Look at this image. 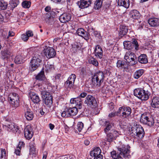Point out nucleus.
<instances>
[{
    "label": "nucleus",
    "instance_id": "obj_63",
    "mask_svg": "<svg viewBox=\"0 0 159 159\" xmlns=\"http://www.w3.org/2000/svg\"><path fill=\"white\" fill-rule=\"evenodd\" d=\"M3 16L0 14V24H1L4 22Z\"/></svg>",
    "mask_w": 159,
    "mask_h": 159
},
{
    "label": "nucleus",
    "instance_id": "obj_32",
    "mask_svg": "<svg viewBox=\"0 0 159 159\" xmlns=\"http://www.w3.org/2000/svg\"><path fill=\"white\" fill-rule=\"evenodd\" d=\"M131 42V45L132 47V49L136 51H137L139 49V45L136 39H133Z\"/></svg>",
    "mask_w": 159,
    "mask_h": 159
},
{
    "label": "nucleus",
    "instance_id": "obj_37",
    "mask_svg": "<svg viewBox=\"0 0 159 159\" xmlns=\"http://www.w3.org/2000/svg\"><path fill=\"white\" fill-rule=\"evenodd\" d=\"M143 70H139L136 71L134 75V78L136 79L139 78L143 74Z\"/></svg>",
    "mask_w": 159,
    "mask_h": 159
},
{
    "label": "nucleus",
    "instance_id": "obj_17",
    "mask_svg": "<svg viewBox=\"0 0 159 159\" xmlns=\"http://www.w3.org/2000/svg\"><path fill=\"white\" fill-rule=\"evenodd\" d=\"M76 33L78 35L81 36L86 41H88L89 39V34L82 28L78 29L76 31Z\"/></svg>",
    "mask_w": 159,
    "mask_h": 159
},
{
    "label": "nucleus",
    "instance_id": "obj_56",
    "mask_svg": "<svg viewBox=\"0 0 159 159\" xmlns=\"http://www.w3.org/2000/svg\"><path fill=\"white\" fill-rule=\"evenodd\" d=\"M25 34H26L27 36L29 38V37H32L33 35V32L31 30H28L26 31Z\"/></svg>",
    "mask_w": 159,
    "mask_h": 159
},
{
    "label": "nucleus",
    "instance_id": "obj_27",
    "mask_svg": "<svg viewBox=\"0 0 159 159\" xmlns=\"http://www.w3.org/2000/svg\"><path fill=\"white\" fill-rule=\"evenodd\" d=\"M152 107L154 108H159V98L157 97L153 98L151 102Z\"/></svg>",
    "mask_w": 159,
    "mask_h": 159
},
{
    "label": "nucleus",
    "instance_id": "obj_15",
    "mask_svg": "<svg viewBox=\"0 0 159 159\" xmlns=\"http://www.w3.org/2000/svg\"><path fill=\"white\" fill-rule=\"evenodd\" d=\"M91 3V0H80L76 3L79 7L82 9L87 8Z\"/></svg>",
    "mask_w": 159,
    "mask_h": 159
},
{
    "label": "nucleus",
    "instance_id": "obj_34",
    "mask_svg": "<svg viewBox=\"0 0 159 159\" xmlns=\"http://www.w3.org/2000/svg\"><path fill=\"white\" fill-rule=\"evenodd\" d=\"M19 2L18 0H11L10 1L9 4L10 7L12 10H13L14 8L16 7L17 5L18 4Z\"/></svg>",
    "mask_w": 159,
    "mask_h": 159
},
{
    "label": "nucleus",
    "instance_id": "obj_58",
    "mask_svg": "<svg viewBox=\"0 0 159 159\" xmlns=\"http://www.w3.org/2000/svg\"><path fill=\"white\" fill-rule=\"evenodd\" d=\"M15 35V33L12 31H10L8 32V34L7 36V39H8L9 37L13 36Z\"/></svg>",
    "mask_w": 159,
    "mask_h": 159
},
{
    "label": "nucleus",
    "instance_id": "obj_2",
    "mask_svg": "<svg viewBox=\"0 0 159 159\" xmlns=\"http://www.w3.org/2000/svg\"><path fill=\"white\" fill-rule=\"evenodd\" d=\"M131 133L135 138L142 139L144 136L145 132L141 125L134 124L131 128Z\"/></svg>",
    "mask_w": 159,
    "mask_h": 159
},
{
    "label": "nucleus",
    "instance_id": "obj_22",
    "mask_svg": "<svg viewBox=\"0 0 159 159\" xmlns=\"http://www.w3.org/2000/svg\"><path fill=\"white\" fill-rule=\"evenodd\" d=\"M93 76L98 79V81H99L100 82L103 83L104 79V74L101 71L95 73Z\"/></svg>",
    "mask_w": 159,
    "mask_h": 159
},
{
    "label": "nucleus",
    "instance_id": "obj_25",
    "mask_svg": "<svg viewBox=\"0 0 159 159\" xmlns=\"http://www.w3.org/2000/svg\"><path fill=\"white\" fill-rule=\"evenodd\" d=\"M118 5L120 6H122L126 8L129 7L130 5L129 0H118Z\"/></svg>",
    "mask_w": 159,
    "mask_h": 159
},
{
    "label": "nucleus",
    "instance_id": "obj_21",
    "mask_svg": "<svg viewBox=\"0 0 159 159\" xmlns=\"http://www.w3.org/2000/svg\"><path fill=\"white\" fill-rule=\"evenodd\" d=\"M129 15L130 17L134 19H137L138 22L140 23V20H138L140 17V14L138 11L136 10H131L129 12Z\"/></svg>",
    "mask_w": 159,
    "mask_h": 159
},
{
    "label": "nucleus",
    "instance_id": "obj_43",
    "mask_svg": "<svg viewBox=\"0 0 159 159\" xmlns=\"http://www.w3.org/2000/svg\"><path fill=\"white\" fill-rule=\"evenodd\" d=\"M105 125L106 127L104 129V131L105 133H107L111 129V126L110 123L107 121L105 122Z\"/></svg>",
    "mask_w": 159,
    "mask_h": 159
},
{
    "label": "nucleus",
    "instance_id": "obj_8",
    "mask_svg": "<svg viewBox=\"0 0 159 159\" xmlns=\"http://www.w3.org/2000/svg\"><path fill=\"white\" fill-rule=\"evenodd\" d=\"M78 110L75 107L72 108H66L61 114V116L63 117H67L70 116H75L77 113Z\"/></svg>",
    "mask_w": 159,
    "mask_h": 159
},
{
    "label": "nucleus",
    "instance_id": "obj_7",
    "mask_svg": "<svg viewBox=\"0 0 159 159\" xmlns=\"http://www.w3.org/2000/svg\"><path fill=\"white\" fill-rule=\"evenodd\" d=\"M118 112V113H119L120 117L125 119L130 115L132 110L129 107L122 106L119 108Z\"/></svg>",
    "mask_w": 159,
    "mask_h": 159
},
{
    "label": "nucleus",
    "instance_id": "obj_57",
    "mask_svg": "<svg viewBox=\"0 0 159 159\" xmlns=\"http://www.w3.org/2000/svg\"><path fill=\"white\" fill-rule=\"evenodd\" d=\"M92 157H93V159H102L103 156L101 154H98L97 156L95 155Z\"/></svg>",
    "mask_w": 159,
    "mask_h": 159
},
{
    "label": "nucleus",
    "instance_id": "obj_18",
    "mask_svg": "<svg viewBox=\"0 0 159 159\" xmlns=\"http://www.w3.org/2000/svg\"><path fill=\"white\" fill-rule=\"evenodd\" d=\"M71 18V16L70 13H64L60 16L59 19L61 22L64 23L70 20Z\"/></svg>",
    "mask_w": 159,
    "mask_h": 159
},
{
    "label": "nucleus",
    "instance_id": "obj_42",
    "mask_svg": "<svg viewBox=\"0 0 159 159\" xmlns=\"http://www.w3.org/2000/svg\"><path fill=\"white\" fill-rule=\"evenodd\" d=\"M6 128L8 131H10L12 130L14 128V125L11 122H9L8 123L6 124L5 125Z\"/></svg>",
    "mask_w": 159,
    "mask_h": 159
},
{
    "label": "nucleus",
    "instance_id": "obj_40",
    "mask_svg": "<svg viewBox=\"0 0 159 159\" xmlns=\"http://www.w3.org/2000/svg\"><path fill=\"white\" fill-rule=\"evenodd\" d=\"M8 4L4 0L0 1V10H4L7 9Z\"/></svg>",
    "mask_w": 159,
    "mask_h": 159
},
{
    "label": "nucleus",
    "instance_id": "obj_16",
    "mask_svg": "<svg viewBox=\"0 0 159 159\" xmlns=\"http://www.w3.org/2000/svg\"><path fill=\"white\" fill-rule=\"evenodd\" d=\"M25 113V116L26 119L28 120H30L33 119L34 117V115L32 111L27 107L25 106L24 109Z\"/></svg>",
    "mask_w": 159,
    "mask_h": 159
},
{
    "label": "nucleus",
    "instance_id": "obj_28",
    "mask_svg": "<svg viewBox=\"0 0 159 159\" xmlns=\"http://www.w3.org/2000/svg\"><path fill=\"white\" fill-rule=\"evenodd\" d=\"M25 56L22 57V55H17L14 59V62L16 64H20L23 63L25 61Z\"/></svg>",
    "mask_w": 159,
    "mask_h": 159
},
{
    "label": "nucleus",
    "instance_id": "obj_61",
    "mask_svg": "<svg viewBox=\"0 0 159 159\" xmlns=\"http://www.w3.org/2000/svg\"><path fill=\"white\" fill-rule=\"evenodd\" d=\"M51 7L50 6H47L45 8V10L46 12H50L51 11Z\"/></svg>",
    "mask_w": 159,
    "mask_h": 159
},
{
    "label": "nucleus",
    "instance_id": "obj_19",
    "mask_svg": "<svg viewBox=\"0 0 159 159\" xmlns=\"http://www.w3.org/2000/svg\"><path fill=\"white\" fill-rule=\"evenodd\" d=\"M95 56L98 58L101 59L103 55V51L102 48L98 45L96 46L94 51Z\"/></svg>",
    "mask_w": 159,
    "mask_h": 159
},
{
    "label": "nucleus",
    "instance_id": "obj_26",
    "mask_svg": "<svg viewBox=\"0 0 159 159\" xmlns=\"http://www.w3.org/2000/svg\"><path fill=\"white\" fill-rule=\"evenodd\" d=\"M139 62L142 64H146L148 62V58L147 56L145 54H141L138 57Z\"/></svg>",
    "mask_w": 159,
    "mask_h": 159
},
{
    "label": "nucleus",
    "instance_id": "obj_5",
    "mask_svg": "<svg viewBox=\"0 0 159 159\" xmlns=\"http://www.w3.org/2000/svg\"><path fill=\"white\" fill-rule=\"evenodd\" d=\"M124 58L130 66H133L137 63L136 55L131 51L126 52Z\"/></svg>",
    "mask_w": 159,
    "mask_h": 159
},
{
    "label": "nucleus",
    "instance_id": "obj_54",
    "mask_svg": "<svg viewBox=\"0 0 159 159\" xmlns=\"http://www.w3.org/2000/svg\"><path fill=\"white\" fill-rule=\"evenodd\" d=\"M79 46L75 45H72L71 50L72 51L74 52H77L78 48Z\"/></svg>",
    "mask_w": 159,
    "mask_h": 159
},
{
    "label": "nucleus",
    "instance_id": "obj_29",
    "mask_svg": "<svg viewBox=\"0 0 159 159\" xmlns=\"http://www.w3.org/2000/svg\"><path fill=\"white\" fill-rule=\"evenodd\" d=\"M35 78L37 80L39 81L43 80L45 79L44 68H43L42 70L36 76Z\"/></svg>",
    "mask_w": 159,
    "mask_h": 159
},
{
    "label": "nucleus",
    "instance_id": "obj_33",
    "mask_svg": "<svg viewBox=\"0 0 159 159\" xmlns=\"http://www.w3.org/2000/svg\"><path fill=\"white\" fill-rule=\"evenodd\" d=\"M54 10L56 11V9H52L51 11L50 12L51 16L48 17H47L45 19V21L47 23H50V21L53 20V18L52 17L53 16H55L56 14V12L54 11Z\"/></svg>",
    "mask_w": 159,
    "mask_h": 159
},
{
    "label": "nucleus",
    "instance_id": "obj_60",
    "mask_svg": "<svg viewBox=\"0 0 159 159\" xmlns=\"http://www.w3.org/2000/svg\"><path fill=\"white\" fill-rule=\"evenodd\" d=\"M107 87V85H105L102 87V92H105L106 90H108Z\"/></svg>",
    "mask_w": 159,
    "mask_h": 159
},
{
    "label": "nucleus",
    "instance_id": "obj_51",
    "mask_svg": "<svg viewBox=\"0 0 159 159\" xmlns=\"http://www.w3.org/2000/svg\"><path fill=\"white\" fill-rule=\"evenodd\" d=\"M53 67V66L47 64L45 66V69L46 71H48L49 70L52 69Z\"/></svg>",
    "mask_w": 159,
    "mask_h": 159
},
{
    "label": "nucleus",
    "instance_id": "obj_52",
    "mask_svg": "<svg viewBox=\"0 0 159 159\" xmlns=\"http://www.w3.org/2000/svg\"><path fill=\"white\" fill-rule=\"evenodd\" d=\"M21 38V39L25 42H26L29 39L28 37L25 33L22 34Z\"/></svg>",
    "mask_w": 159,
    "mask_h": 159
},
{
    "label": "nucleus",
    "instance_id": "obj_55",
    "mask_svg": "<svg viewBox=\"0 0 159 159\" xmlns=\"http://www.w3.org/2000/svg\"><path fill=\"white\" fill-rule=\"evenodd\" d=\"M20 144H19V147L17 148L15 152V153L17 155L20 156Z\"/></svg>",
    "mask_w": 159,
    "mask_h": 159
},
{
    "label": "nucleus",
    "instance_id": "obj_38",
    "mask_svg": "<svg viewBox=\"0 0 159 159\" xmlns=\"http://www.w3.org/2000/svg\"><path fill=\"white\" fill-rule=\"evenodd\" d=\"M124 48L128 50L132 49L130 41H125L123 43Z\"/></svg>",
    "mask_w": 159,
    "mask_h": 159
},
{
    "label": "nucleus",
    "instance_id": "obj_48",
    "mask_svg": "<svg viewBox=\"0 0 159 159\" xmlns=\"http://www.w3.org/2000/svg\"><path fill=\"white\" fill-rule=\"evenodd\" d=\"M79 101L77 102L75 104L76 107L77 109H80L82 107V100L79 98Z\"/></svg>",
    "mask_w": 159,
    "mask_h": 159
},
{
    "label": "nucleus",
    "instance_id": "obj_47",
    "mask_svg": "<svg viewBox=\"0 0 159 159\" xmlns=\"http://www.w3.org/2000/svg\"><path fill=\"white\" fill-rule=\"evenodd\" d=\"M114 136L112 133H110L107 135V139L109 142H111L113 139Z\"/></svg>",
    "mask_w": 159,
    "mask_h": 159
},
{
    "label": "nucleus",
    "instance_id": "obj_30",
    "mask_svg": "<svg viewBox=\"0 0 159 159\" xmlns=\"http://www.w3.org/2000/svg\"><path fill=\"white\" fill-rule=\"evenodd\" d=\"M101 150L99 147H96L90 152V156L93 157L98 154H101Z\"/></svg>",
    "mask_w": 159,
    "mask_h": 159
},
{
    "label": "nucleus",
    "instance_id": "obj_31",
    "mask_svg": "<svg viewBox=\"0 0 159 159\" xmlns=\"http://www.w3.org/2000/svg\"><path fill=\"white\" fill-rule=\"evenodd\" d=\"M36 153L34 143L31 142L30 143V154L31 155H35Z\"/></svg>",
    "mask_w": 159,
    "mask_h": 159
},
{
    "label": "nucleus",
    "instance_id": "obj_39",
    "mask_svg": "<svg viewBox=\"0 0 159 159\" xmlns=\"http://www.w3.org/2000/svg\"><path fill=\"white\" fill-rule=\"evenodd\" d=\"M98 79L92 76V84L94 86L99 87L101 86V84L102 82H100L99 81H98Z\"/></svg>",
    "mask_w": 159,
    "mask_h": 159
},
{
    "label": "nucleus",
    "instance_id": "obj_64",
    "mask_svg": "<svg viewBox=\"0 0 159 159\" xmlns=\"http://www.w3.org/2000/svg\"><path fill=\"white\" fill-rule=\"evenodd\" d=\"M7 33L4 31L2 32V36L3 38L7 39Z\"/></svg>",
    "mask_w": 159,
    "mask_h": 159
},
{
    "label": "nucleus",
    "instance_id": "obj_4",
    "mask_svg": "<svg viewBox=\"0 0 159 159\" xmlns=\"http://www.w3.org/2000/svg\"><path fill=\"white\" fill-rule=\"evenodd\" d=\"M134 95L142 101H146L149 98V92L143 89L138 88L135 89L134 91Z\"/></svg>",
    "mask_w": 159,
    "mask_h": 159
},
{
    "label": "nucleus",
    "instance_id": "obj_50",
    "mask_svg": "<svg viewBox=\"0 0 159 159\" xmlns=\"http://www.w3.org/2000/svg\"><path fill=\"white\" fill-rule=\"evenodd\" d=\"M118 110L117 111L115 112H112L110 113L108 115V117L109 118H112L115 117L116 116H119V113H118Z\"/></svg>",
    "mask_w": 159,
    "mask_h": 159
},
{
    "label": "nucleus",
    "instance_id": "obj_59",
    "mask_svg": "<svg viewBox=\"0 0 159 159\" xmlns=\"http://www.w3.org/2000/svg\"><path fill=\"white\" fill-rule=\"evenodd\" d=\"M87 95V93H86L83 92L81 93L79 96L77 98H80L81 99V98H84Z\"/></svg>",
    "mask_w": 159,
    "mask_h": 159
},
{
    "label": "nucleus",
    "instance_id": "obj_9",
    "mask_svg": "<svg viewBox=\"0 0 159 159\" xmlns=\"http://www.w3.org/2000/svg\"><path fill=\"white\" fill-rule=\"evenodd\" d=\"M42 97L45 104L50 107L52 103V97L50 93L43 91L42 92Z\"/></svg>",
    "mask_w": 159,
    "mask_h": 159
},
{
    "label": "nucleus",
    "instance_id": "obj_24",
    "mask_svg": "<svg viewBox=\"0 0 159 159\" xmlns=\"http://www.w3.org/2000/svg\"><path fill=\"white\" fill-rule=\"evenodd\" d=\"M148 22L151 26L156 27L159 25V19L157 18H150Z\"/></svg>",
    "mask_w": 159,
    "mask_h": 159
},
{
    "label": "nucleus",
    "instance_id": "obj_36",
    "mask_svg": "<svg viewBox=\"0 0 159 159\" xmlns=\"http://www.w3.org/2000/svg\"><path fill=\"white\" fill-rule=\"evenodd\" d=\"M74 85V84L70 82V81H68L67 80L64 84L65 87L68 90L73 89Z\"/></svg>",
    "mask_w": 159,
    "mask_h": 159
},
{
    "label": "nucleus",
    "instance_id": "obj_41",
    "mask_svg": "<svg viewBox=\"0 0 159 159\" xmlns=\"http://www.w3.org/2000/svg\"><path fill=\"white\" fill-rule=\"evenodd\" d=\"M88 61L90 64H91L96 66L98 65V62L97 60L93 57H90Z\"/></svg>",
    "mask_w": 159,
    "mask_h": 159
},
{
    "label": "nucleus",
    "instance_id": "obj_45",
    "mask_svg": "<svg viewBox=\"0 0 159 159\" xmlns=\"http://www.w3.org/2000/svg\"><path fill=\"white\" fill-rule=\"evenodd\" d=\"M84 124L82 122H78L77 125L76 129L79 132H80L83 129L84 127Z\"/></svg>",
    "mask_w": 159,
    "mask_h": 159
},
{
    "label": "nucleus",
    "instance_id": "obj_53",
    "mask_svg": "<svg viewBox=\"0 0 159 159\" xmlns=\"http://www.w3.org/2000/svg\"><path fill=\"white\" fill-rule=\"evenodd\" d=\"M78 99H79V98H71L70 100V102L71 104H75L78 101ZM79 101V100H78V101Z\"/></svg>",
    "mask_w": 159,
    "mask_h": 159
},
{
    "label": "nucleus",
    "instance_id": "obj_11",
    "mask_svg": "<svg viewBox=\"0 0 159 159\" xmlns=\"http://www.w3.org/2000/svg\"><path fill=\"white\" fill-rule=\"evenodd\" d=\"M129 65L127 61L123 60H118L116 63L117 67L124 71L129 72Z\"/></svg>",
    "mask_w": 159,
    "mask_h": 159
},
{
    "label": "nucleus",
    "instance_id": "obj_10",
    "mask_svg": "<svg viewBox=\"0 0 159 159\" xmlns=\"http://www.w3.org/2000/svg\"><path fill=\"white\" fill-rule=\"evenodd\" d=\"M84 103L87 104L88 106L93 108L96 107L98 105L95 97L90 95H88L86 97Z\"/></svg>",
    "mask_w": 159,
    "mask_h": 159
},
{
    "label": "nucleus",
    "instance_id": "obj_14",
    "mask_svg": "<svg viewBox=\"0 0 159 159\" xmlns=\"http://www.w3.org/2000/svg\"><path fill=\"white\" fill-rule=\"evenodd\" d=\"M34 134L33 129L31 125H27L24 129V134L25 137L28 139L32 138Z\"/></svg>",
    "mask_w": 159,
    "mask_h": 159
},
{
    "label": "nucleus",
    "instance_id": "obj_23",
    "mask_svg": "<svg viewBox=\"0 0 159 159\" xmlns=\"http://www.w3.org/2000/svg\"><path fill=\"white\" fill-rule=\"evenodd\" d=\"M128 28L127 26L123 25L121 26L119 33V36L120 38H122L126 35L128 31Z\"/></svg>",
    "mask_w": 159,
    "mask_h": 159
},
{
    "label": "nucleus",
    "instance_id": "obj_13",
    "mask_svg": "<svg viewBox=\"0 0 159 159\" xmlns=\"http://www.w3.org/2000/svg\"><path fill=\"white\" fill-rule=\"evenodd\" d=\"M43 52L45 55L48 59L53 57L56 55L55 50L53 48L49 47L44 48Z\"/></svg>",
    "mask_w": 159,
    "mask_h": 159
},
{
    "label": "nucleus",
    "instance_id": "obj_49",
    "mask_svg": "<svg viewBox=\"0 0 159 159\" xmlns=\"http://www.w3.org/2000/svg\"><path fill=\"white\" fill-rule=\"evenodd\" d=\"M6 156V151L5 149H0V158H2Z\"/></svg>",
    "mask_w": 159,
    "mask_h": 159
},
{
    "label": "nucleus",
    "instance_id": "obj_46",
    "mask_svg": "<svg viewBox=\"0 0 159 159\" xmlns=\"http://www.w3.org/2000/svg\"><path fill=\"white\" fill-rule=\"evenodd\" d=\"M31 3L29 1H25L23 2L22 5V7L24 8H29L30 6Z\"/></svg>",
    "mask_w": 159,
    "mask_h": 159
},
{
    "label": "nucleus",
    "instance_id": "obj_3",
    "mask_svg": "<svg viewBox=\"0 0 159 159\" xmlns=\"http://www.w3.org/2000/svg\"><path fill=\"white\" fill-rule=\"evenodd\" d=\"M42 61L41 56L38 54H35L30 62V69L33 71L37 69L40 66Z\"/></svg>",
    "mask_w": 159,
    "mask_h": 159
},
{
    "label": "nucleus",
    "instance_id": "obj_12",
    "mask_svg": "<svg viewBox=\"0 0 159 159\" xmlns=\"http://www.w3.org/2000/svg\"><path fill=\"white\" fill-rule=\"evenodd\" d=\"M8 98L11 103L15 107H18L19 105V98L17 93H12L10 94Z\"/></svg>",
    "mask_w": 159,
    "mask_h": 159
},
{
    "label": "nucleus",
    "instance_id": "obj_1",
    "mask_svg": "<svg viewBox=\"0 0 159 159\" xmlns=\"http://www.w3.org/2000/svg\"><path fill=\"white\" fill-rule=\"evenodd\" d=\"M130 147L129 145H120L117 147L118 151L111 152V156L114 159H126L129 156Z\"/></svg>",
    "mask_w": 159,
    "mask_h": 159
},
{
    "label": "nucleus",
    "instance_id": "obj_62",
    "mask_svg": "<svg viewBox=\"0 0 159 159\" xmlns=\"http://www.w3.org/2000/svg\"><path fill=\"white\" fill-rule=\"evenodd\" d=\"M48 153L47 152H44L43 153L42 159H46Z\"/></svg>",
    "mask_w": 159,
    "mask_h": 159
},
{
    "label": "nucleus",
    "instance_id": "obj_44",
    "mask_svg": "<svg viewBox=\"0 0 159 159\" xmlns=\"http://www.w3.org/2000/svg\"><path fill=\"white\" fill-rule=\"evenodd\" d=\"M76 78V75L75 74H71L68 78L67 80L70 81L74 84V82Z\"/></svg>",
    "mask_w": 159,
    "mask_h": 159
},
{
    "label": "nucleus",
    "instance_id": "obj_6",
    "mask_svg": "<svg viewBox=\"0 0 159 159\" xmlns=\"http://www.w3.org/2000/svg\"><path fill=\"white\" fill-rule=\"evenodd\" d=\"M140 121L141 123L151 126L153 125L154 123V119L149 114L144 113L142 114Z\"/></svg>",
    "mask_w": 159,
    "mask_h": 159
},
{
    "label": "nucleus",
    "instance_id": "obj_35",
    "mask_svg": "<svg viewBox=\"0 0 159 159\" xmlns=\"http://www.w3.org/2000/svg\"><path fill=\"white\" fill-rule=\"evenodd\" d=\"M11 53L8 50H4L2 52V57L3 59H7L10 57Z\"/></svg>",
    "mask_w": 159,
    "mask_h": 159
},
{
    "label": "nucleus",
    "instance_id": "obj_20",
    "mask_svg": "<svg viewBox=\"0 0 159 159\" xmlns=\"http://www.w3.org/2000/svg\"><path fill=\"white\" fill-rule=\"evenodd\" d=\"M29 96L31 101L34 103H38L40 101L39 96L34 92H30Z\"/></svg>",
    "mask_w": 159,
    "mask_h": 159
}]
</instances>
